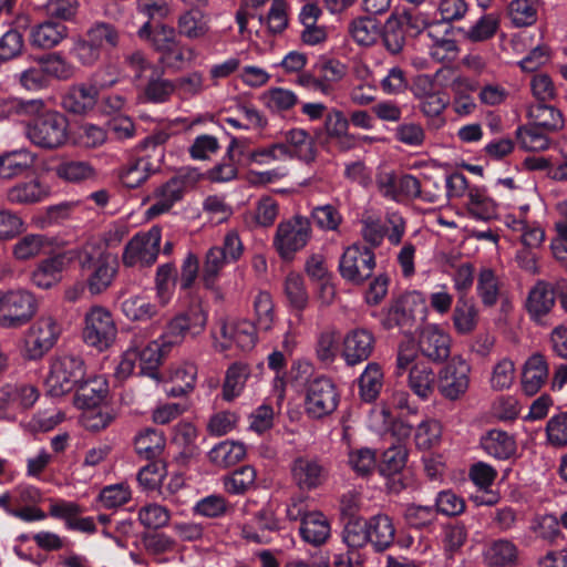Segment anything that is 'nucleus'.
Returning <instances> with one entry per match:
<instances>
[{
    "instance_id": "1",
    "label": "nucleus",
    "mask_w": 567,
    "mask_h": 567,
    "mask_svg": "<svg viewBox=\"0 0 567 567\" xmlns=\"http://www.w3.org/2000/svg\"><path fill=\"white\" fill-rule=\"evenodd\" d=\"M76 259L83 271H87L86 285L92 295L104 292L113 282L117 272V260L103 247L86 243L75 249Z\"/></svg>"
},
{
    "instance_id": "2",
    "label": "nucleus",
    "mask_w": 567,
    "mask_h": 567,
    "mask_svg": "<svg viewBox=\"0 0 567 567\" xmlns=\"http://www.w3.org/2000/svg\"><path fill=\"white\" fill-rule=\"evenodd\" d=\"M120 41L121 34L115 25L96 21L74 41L71 53L82 65L93 66L100 61L103 53L116 49Z\"/></svg>"
},
{
    "instance_id": "3",
    "label": "nucleus",
    "mask_w": 567,
    "mask_h": 567,
    "mask_svg": "<svg viewBox=\"0 0 567 567\" xmlns=\"http://www.w3.org/2000/svg\"><path fill=\"white\" fill-rule=\"evenodd\" d=\"M28 141L44 151L64 146L69 140V121L58 111L40 112L24 126Z\"/></svg>"
},
{
    "instance_id": "4",
    "label": "nucleus",
    "mask_w": 567,
    "mask_h": 567,
    "mask_svg": "<svg viewBox=\"0 0 567 567\" xmlns=\"http://www.w3.org/2000/svg\"><path fill=\"white\" fill-rule=\"evenodd\" d=\"M203 174L195 167H183L166 183L156 187L150 197L153 202L146 210L148 218L167 213L177 202L182 200L185 193L194 189Z\"/></svg>"
},
{
    "instance_id": "5",
    "label": "nucleus",
    "mask_w": 567,
    "mask_h": 567,
    "mask_svg": "<svg viewBox=\"0 0 567 567\" xmlns=\"http://www.w3.org/2000/svg\"><path fill=\"white\" fill-rule=\"evenodd\" d=\"M312 236L310 220L296 215L278 224L272 239V246L284 261H292L296 254L302 250Z\"/></svg>"
},
{
    "instance_id": "6",
    "label": "nucleus",
    "mask_w": 567,
    "mask_h": 567,
    "mask_svg": "<svg viewBox=\"0 0 567 567\" xmlns=\"http://www.w3.org/2000/svg\"><path fill=\"white\" fill-rule=\"evenodd\" d=\"M38 301L25 289L0 291V327L18 329L25 326L35 316Z\"/></svg>"
},
{
    "instance_id": "7",
    "label": "nucleus",
    "mask_w": 567,
    "mask_h": 567,
    "mask_svg": "<svg viewBox=\"0 0 567 567\" xmlns=\"http://www.w3.org/2000/svg\"><path fill=\"white\" fill-rule=\"evenodd\" d=\"M169 352L168 349L162 347V340L159 338L147 343L140 352L126 349L117 365L116 374L118 378L125 379L130 377L135 371L136 365H138L140 374L159 381L158 367L163 358Z\"/></svg>"
},
{
    "instance_id": "8",
    "label": "nucleus",
    "mask_w": 567,
    "mask_h": 567,
    "mask_svg": "<svg viewBox=\"0 0 567 567\" xmlns=\"http://www.w3.org/2000/svg\"><path fill=\"white\" fill-rule=\"evenodd\" d=\"M377 266L375 254L367 245L354 243L339 258L338 270L347 282L361 286L372 277Z\"/></svg>"
},
{
    "instance_id": "9",
    "label": "nucleus",
    "mask_w": 567,
    "mask_h": 567,
    "mask_svg": "<svg viewBox=\"0 0 567 567\" xmlns=\"http://www.w3.org/2000/svg\"><path fill=\"white\" fill-rule=\"evenodd\" d=\"M208 315L202 306H192L185 312H182L171 319L159 339L162 347L172 351L174 347L181 346L186 336L197 337L206 328Z\"/></svg>"
},
{
    "instance_id": "10",
    "label": "nucleus",
    "mask_w": 567,
    "mask_h": 567,
    "mask_svg": "<svg viewBox=\"0 0 567 567\" xmlns=\"http://www.w3.org/2000/svg\"><path fill=\"white\" fill-rule=\"evenodd\" d=\"M84 362L73 354L56 357L50 367L45 379L48 392L52 396H61L72 391L83 379Z\"/></svg>"
},
{
    "instance_id": "11",
    "label": "nucleus",
    "mask_w": 567,
    "mask_h": 567,
    "mask_svg": "<svg viewBox=\"0 0 567 567\" xmlns=\"http://www.w3.org/2000/svg\"><path fill=\"white\" fill-rule=\"evenodd\" d=\"M162 240V229L157 226L135 234L125 245L122 261L125 267H151L155 264Z\"/></svg>"
},
{
    "instance_id": "12",
    "label": "nucleus",
    "mask_w": 567,
    "mask_h": 567,
    "mask_svg": "<svg viewBox=\"0 0 567 567\" xmlns=\"http://www.w3.org/2000/svg\"><path fill=\"white\" fill-rule=\"evenodd\" d=\"M339 393L330 378L319 375L306 384L305 411L311 419H322L336 411Z\"/></svg>"
},
{
    "instance_id": "13",
    "label": "nucleus",
    "mask_w": 567,
    "mask_h": 567,
    "mask_svg": "<svg viewBox=\"0 0 567 567\" xmlns=\"http://www.w3.org/2000/svg\"><path fill=\"white\" fill-rule=\"evenodd\" d=\"M83 340L99 351L109 349L115 341L117 328L112 313L102 306L92 307L84 318Z\"/></svg>"
},
{
    "instance_id": "14",
    "label": "nucleus",
    "mask_w": 567,
    "mask_h": 567,
    "mask_svg": "<svg viewBox=\"0 0 567 567\" xmlns=\"http://www.w3.org/2000/svg\"><path fill=\"white\" fill-rule=\"evenodd\" d=\"M101 72L94 74V83H78L71 85L62 97V107L75 115H85L93 111L101 89H106L115 85L118 80L112 78L105 81H99Z\"/></svg>"
},
{
    "instance_id": "15",
    "label": "nucleus",
    "mask_w": 567,
    "mask_h": 567,
    "mask_svg": "<svg viewBox=\"0 0 567 567\" xmlns=\"http://www.w3.org/2000/svg\"><path fill=\"white\" fill-rule=\"evenodd\" d=\"M60 334V323L52 316L42 315L25 336L27 357L31 360L41 359L55 346Z\"/></svg>"
},
{
    "instance_id": "16",
    "label": "nucleus",
    "mask_w": 567,
    "mask_h": 567,
    "mask_svg": "<svg viewBox=\"0 0 567 567\" xmlns=\"http://www.w3.org/2000/svg\"><path fill=\"white\" fill-rule=\"evenodd\" d=\"M471 365L462 357H453L437 375V391L450 401L461 399L470 386Z\"/></svg>"
},
{
    "instance_id": "17",
    "label": "nucleus",
    "mask_w": 567,
    "mask_h": 567,
    "mask_svg": "<svg viewBox=\"0 0 567 567\" xmlns=\"http://www.w3.org/2000/svg\"><path fill=\"white\" fill-rule=\"evenodd\" d=\"M76 259L75 249L42 259L31 274V281L41 289H50L62 279L63 271Z\"/></svg>"
},
{
    "instance_id": "18",
    "label": "nucleus",
    "mask_w": 567,
    "mask_h": 567,
    "mask_svg": "<svg viewBox=\"0 0 567 567\" xmlns=\"http://www.w3.org/2000/svg\"><path fill=\"white\" fill-rule=\"evenodd\" d=\"M375 337L365 328L350 330L343 338L341 355L347 365L354 367L367 361L373 353Z\"/></svg>"
},
{
    "instance_id": "19",
    "label": "nucleus",
    "mask_w": 567,
    "mask_h": 567,
    "mask_svg": "<svg viewBox=\"0 0 567 567\" xmlns=\"http://www.w3.org/2000/svg\"><path fill=\"white\" fill-rule=\"evenodd\" d=\"M327 466L317 457L299 456L291 464L293 482L302 491L321 486L328 478Z\"/></svg>"
},
{
    "instance_id": "20",
    "label": "nucleus",
    "mask_w": 567,
    "mask_h": 567,
    "mask_svg": "<svg viewBox=\"0 0 567 567\" xmlns=\"http://www.w3.org/2000/svg\"><path fill=\"white\" fill-rule=\"evenodd\" d=\"M420 352L433 362L446 360L451 352V338L437 326H425L419 337Z\"/></svg>"
},
{
    "instance_id": "21",
    "label": "nucleus",
    "mask_w": 567,
    "mask_h": 567,
    "mask_svg": "<svg viewBox=\"0 0 567 567\" xmlns=\"http://www.w3.org/2000/svg\"><path fill=\"white\" fill-rule=\"evenodd\" d=\"M421 300L417 292L400 296L389 307L385 317L382 321L385 329L399 328L400 330H410L414 323V309Z\"/></svg>"
},
{
    "instance_id": "22",
    "label": "nucleus",
    "mask_w": 567,
    "mask_h": 567,
    "mask_svg": "<svg viewBox=\"0 0 567 567\" xmlns=\"http://www.w3.org/2000/svg\"><path fill=\"white\" fill-rule=\"evenodd\" d=\"M257 326L248 320L238 321L231 324L224 323L221 334L225 342L216 344L219 351L228 350L235 343L240 350L248 351L252 349L257 341Z\"/></svg>"
},
{
    "instance_id": "23",
    "label": "nucleus",
    "mask_w": 567,
    "mask_h": 567,
    "mask_svg": "<svg viewBox=\"0 0 567 567\" xmlns=\"http://www.w3.org/2000/svg\"><path fill=\"white\" fill-rule=\"evenodd\" d=\"M287 150V161L298 158L310 163L316 157L315 143L309 133L302 128H291L281 134V141Z\"/></svg>"
},
{
    "instance_id": "24",
    "label": "nucleus",
    "mask_w": 567,
    "mask_h": 567,
    "mask_svg": "<svg viewBox=\"0 0 567 567\" xmlns=\"http://www.w3.org/2000/svg\"><path fill=\"white\" fill-rule=\"evenodd\" d=\"M482 450L496 460H509L516 454L517 445L515 437L506 431L493 429L483 434L480 439Z\"/></svg>"
},
{
    "instance_id": "25",
    "label": "nucleus",
    "mask_w": 567,
    "mask_h": 567,
    "mask_svg": "<svg viewBox=\"0 0 567 567\" xmlns=\"http://www.w3.org/2000/svg\"><path fill=\"white\" fill-rule=\"evenodd\" d=\"M68 34L65 24L48 19L31 28L30 43L34 48L49 50L58 47Z\"/></svg>"
},
{
    "instance_id": "26",
    "label": "nucleus",
    "mask_w": 567,
    "mask_h": 567,
    "mask_svg": "<svg viewBox=\"0 0 567 567\" xmlns=\"http://www.w3.org/2000/svg\"><path fill=\"white\" fill-rule=\"evenodd\" d=\"M555 300V287L549 282L539 280L528 292L527 312L534 320L540 321L553 309Z\"/></svg>"
},
{
    "instance_id": "27",
    "label": "nucleus",
    "mask_w": 567,
    "mask_h": 567,
    "mask_svg": "<svg viewBox=\"0 0 567 567\" xmlns=\"http://www.w3.org/2000/svg\"><path fill=\"white\" fill-rule=\"evenodd\" d=\"M49 194L47 185L38 178H32L9 187L6 197L12 205H33L44 200Z\"/></svg>"
},
{
    "instance_id": "28",
    "label": "nucleus",
    "mask_w": 567,
    "mask_h": 567,
    "mask_svg": "<svg viewBox=\"0 0 567 567\" xmlns=\"http://www.w3.org/2000/svg\"><path fill=\"white\" fill-rule=\"evenodd\" d=\"M549 374L548 363L540 353L530 355L524 364L522 388L527 395L536 394L546 383Z\"/></svg>"
},
{
    "instance_id": "29",
    "label": "nucleus",
    "mask_w": 567,
    "mask_h": 567,
    "mask_svg": "<svg viewBox=\"0 0 567 567\" xmlns=\"http://www.w3.org/2000/svg\"><path fill=\"white\" fill-rule=\"evenodd\" d=\"M518 547L507 538L491 540L483 550V560L489 567L513 566L518 560Z\"/></svg>"
},
{
    "instance_id": "30",
    "label": "nucleus",
    "mask_w": 567,
    "mask_h": 567,
    "mask_svg": "<svg viewBox=\"0 0 567 567\" xmlns=\"http://www.w3.org/2000/svg\"><path fill=\"white\" fill-rule=\"evenodd\" d=\"M367 523V530L370 544L377 551L388 549L395 537V528L392 519L385 514H378L370 517Z\"/></svg>"
},
{
    "instance_id": "31",
    "label": "nucleus",
    "mask_w": 567,
    "mask_h": 567,
    "mask_svg": "<svg viewBox=\"0 0 567 567\" xmlns=\"http://www.w3.org/2000/svg\"><path fill=\"white\" fill-rule=\"evenodd\" d=\"M37 161V155L27 148L0 154V178L11 179L24 174Z\"/></svg>"
},
{
    "instance_id": "32",
    "label": "nucleus",
    "mask_w": 567,
    "mask_h": 567,
    "mask_svg": "<svg viewBox=\"0 0 567 567\" xmlns=\"http://www.w3.org/2000/svg\"><path fill=\"white\" fill-rule=\"evenodd\" d=\"M107 383L103 377H94L78 384L74 402L80 409L97 408L107 394Z\"/></svg>"
},
{
    "instance_id": "33",
    "label": "nucleus",
    "mask_w": 567,
    "mask_h": 567,
    "mask_svg": "<svg viewBox=\"0 0 567 567\" xmlns=\"http://www.w3.org/2000/svg\"><path fill=\"white\" fill-rule=\"evenodd\" d=\"M164 433L153 427H145L134 437V451L144 460L152 461L161 456L165 449Z\"/></svg>"
},
{
    "instance_id": "34",
    "label": "nucleus",
    "mask_w": 567,
    "mask_h": 567,
    "mask_svg": "<svg viewBox=\"0 0 567 567\" xmlns=\"http://www.w3.org/2000/svg\"><path fill=\"white\" fill-rule=\"evenodd\" d=\"M45 107L42 99H0V120L30 117L40 114Z\"/></svg>"
},
{
    "instance_id": "35",
    "label": "nucleus",
    "mask_w": 567,
    "mask_h": 567,
    "mask_svg": "<svg viewBox=\"0 0 567 567\" xmlns=\"http://www.w3.org/2000/svg\"><path fill=\"white\" fill-rule=\"evenodd\" d=\"M177 29L187 39H202L209 32V18L198 8H192L179 16Z\"/></svg>"
},
{
    "instance_id": "36",
    "label": "nucleus",
    "mask_w": 567,
    "mask_h": 567,
    "mask_svg": "<svg viewBox=\"0 0 567 567\" xmlns=\"http://www.w3.org/2000/svg\"><path fill=\"white\" fill-rule=\"evenodd\" d=\"M527 116L533 125L547 132H557L564 127L561 112L546 103H534L527 110Z\"/></svg>"
},
{
    "instance_id": "37",
    "label": "nucleus",
    "mask_w": 567,
    "mask_h": 567,
    "mask_svg": "<svg viewBox=\"0 0 567 567\" xmlns=\"http://www.w3.org/2000/svg\"><path fill=\"white\" fill-rule=\"evenodd\" d=\"M300 535L309 544L321 545L330 536V524L323 514L309 513L302 518Z\"/></svg>"
},
{
    "instance_id": "38",
    "label": "nucleus",
    "mask_w": 567,
    "mask_h": 567,
    "mask_svg": "<svg viewBox=\"0 0 567 567\" xmlns=\"http://www.w3.org/2000/svg\"><path fill=\"white\" fill-rule=\"evenodd\" d=\"M285 295L295 309L298 322L302 321V311L308 307L309 295L305 286V280L300 274L290 272L285 279Z\"/></svg>"
},
{
    "instance_id": "39",
    "label": "nucleus",
    "mask_w": 567,
    "mask_h": 567,
    "mask_svg": "<svg viewBox=\"0 0 567 567\" xmlns=\"http://www.w3.org/2000/svg\"><path fill=\"white\" fill-rule=\"evenodd\" d=\"M55 174L59 178L75 184L95 181L97 177V172L90 162L76 159L60 163L55 167Z\"/></svg>"
},
{
    "instance_id": "40",
    "label": "nucleus",
    "mask_w": 567,
    "mask_h": 567,
    "mask_svg": "<svg viewBox=\"0 0 567 567\" xmlns=\"http://www.w3.org/2000/svg\"><path fill=\"white\" fill-rule=\"evenodd\" d=\"M358 382L360 398L364 402L375 401L383 388V371L380 364L368 363Z\"/></svg>"
},
{
    "instance_id": "41",
    "label": "nucleus",
    "mask_w": 567,
    "mask_h": 567,
    "mask_svg": "<svg viewBox=\"0 0 567 567\" xmlns=\"http://www.w3.org/2000/svg\"><path fill=\"white\" fill-rule=\"evenodd\" d=\"M174 81L165 79L159 74H152L145 84L138 100L144 103L161 104L167 102L175 92Z\"/></svg>"
},
{
    "instance_id": "42",
    "label": "nucleus",
    "mask_w": 567,
    "mask_h": 567,
    "mask_svg": "<svg viewBox=\"0 0 567 567\" xmlns=\"http://www.w3.org/2000/svg\"><path fill=\"white\" fill-rule=\"evenodd\" d=\"M159 165H153L147 157L130 161L121 172V181L128 188H136L144 183L151 174L157 172Z\"/></svg>"
},
{
    "instance_id": "43",
    "label": "nucleus",
    "mask_w": 567,
    "mask_h": 567,
    "mask_svg": "<svg viewBox=\"0 0 567 567\" xmlns=\"http://www.w3.org/2000/svg\"><path fill=\"white\" fill-rule=\"evenodd\" d=\"M137 35L141 40L148 41L154 50L159 53L164 52L171 44H174V41L177 39L173 27L161 24L153 30L150 21L143 23L137 31Z\"/></svg>"
},
{
    "instance_id": "44",
    "label": "nucleus",
    "mask_w": 567,
    "mask_h": 567,
    "mask_svg": "<svg viewBox=\"0 0 567 567\" xmlns=\"http://www.w3.org/2000/svg\"><path fill=\"white\" fill-rule=\"evenodd\" d=\"M246 455L244 444L224 441L215 445L208 453L209 461L218 467H229L237 464Z\"/></svg>"
},
{
    "instance_id": "45",
    "label": "nucleus",
    "mask_w": 567,
    "mask_h": 567,
    "mask_svg": "<svg viewBox=\"0 0 567 567\" xmlns=\"http://www.w3.org/2000/svg\"><path fill=\"white\" fill-rule=\"evenodd\" d=\"M501 291V282L492 268L483 267L477 275L476 292L485 307L496 305Z\"/></svg>"
},
{
    "instance_id": "46",
    "label": "nucleus",
    "mask_w": 567,
    "mask_h": 567,
    "mask_svg": "<svg viewBox=\"0 0 567 567\" xmlns=\"http://www.w3.org/2000/svg\"><path fill=\"white\" fill-rule=\"evenodd\" d=\"M349 33L358 44L369 47L374 44L381 35V28L375 19L359 17L350 22Z\"/></svg>"
},
{
    "instance_id": "47",
    "label": "nucleus",
    "mask_w": 567,
    "mask_h": 567,
    "mask_svg": "<svg viewBox=\"0 0 567 567\" xmlns=\"http://www.w3.org/2000/svg\"><path fill=\"white\" fill-rule=\"evenodd\" d=\"M433 370L424 364H414L409 373V386L421 400H429L434 391Z\"/></svg>"
},
{
    "instance_id": "48",
    "label": "nucleus",
    "mask_w": 567,
    "mask_h": 567,
    "mask_svg": "<svg viewBox=\"0 0 567 567\" xmlns=\"http://www.w3.org/2000/svg\"><path fill=\"white\" fill-rule=\"evenodd\" d=\"M477 309L466 298L460 297L453 310V324L457 333L468 334L477 326Z\"/></svg>"
},
{
    "instance_id": "49",
    "label": "nucleus",
    "mask_w": 567,
    "mask_h": 567,
    "mask_svg": "<svg viewBox=\"0 0 567 567\" xmlns=\"http://www.w3.org/2000/svg\"><path fill=\"white\" fill-rule=\"evenodd\" d=\"M37 62L42 65L47 79L60 81L70 80L75 72V68L58 52L40 56Z\"/></svg>"
},
{
    "instance_id": "50",
    "label": "nucleus",
    "mask_w": 567,
    "mask_h": 567,
    "mask_svg": "<svg viewBox=\"0 0 567 567\" xmlns=\"http://www.w3.org/2000/svg\"><path fill=\"white\" fill-rule=\"evenodd\" d=\"M228 262L229 260L218 246H214L207 250L202 269V280L207 289L215 288L221 269Z\"/></svg>"
},
{
    "instance_id": "51",
    "label": "nucleus",
    "mask_w": 567,
    "mask_h": 567,
    "mask_svg": "<svg viewBox=\"0 0 567 567\" xmlns=\"http://www.w3.org/2000/svg\"><path fill=\"white\" fill-rule=\"evenodd\" d=\"M467 210L468 214L481 220H488L496 214V206L483 189L470 188L467 193Z\"/></svg>"
},
{
    "instance_id": "52",
    "label": "nucleus",
    "mask_w": 567,
    "mask_h": 567,
    "mask_svg": "<svg viewBox=\"0 0 567 567\" xmlns=\"http://www.w3.org/2000/svg\"><path fill=\"white\" fill-rule=\"evenodd\" d=\"M194 48L183 44L178 38L164 52L161 53L159 62L166 68L181 70L186 63H190L196 59Z\"/></svg>"
},
{
    "instance_id": "53",
    "label": "nucleus",
    "mask_w": 567,
    "mask_h": 567,
    "mask_svg": "<svg viewBox=\"0 0 567 567\" xmlns=\"http://www.w3.org/2000/svg\"><path fill=\"white\" fill-rule=\"evenodd\" d=\"M177 281V269L172 262L157 267L155 277L156 295L159 302L165 306L171 300Z\"/></svg>"
},
{
    "instance_id": "54",
    "label": "nucleus",
    "mask_w": 567,
    "mask_h": 567,
    "mask_svg": "<svg viewBox=\"0 0 567 567\" xmlns=\"http://www.w3.org/2000/svg\"><path fill=\"white\" fill-rule=\"evenodd\" d=\"M317 72L323 95H330L334 90V84L346 75V66L337 60H327L316 64Z\"/></svg>"
},
{
    "instance_id": "55",
    "label": "nucleus",
    "mask_w": 567,
    "mask_h": 567,
    "mask_svg": "<svg viewBox=\"0 0 567 567\" xmlns=\"http://www.w3.org/2000/svg\"><path fill=\"white\" fill-rule=\"evenodd\" d=\"M122 312L128 320L147 321L157 315V307L145 297L132 296L122 302Z\"/></svg>"
},
{
    "instance_id": "56",
    "label": "nucleus",
    "mask_w": 567,
    "mask_h": 567,
    "mask_svg": "<svg viewBox=\"0 0 567 567\" xmlns=\"http://www.w3.org/2000/svg\"><path fill=\"white\" fill-rule=\"evenodd\" d=\"M499 29V19L493 13L482 16L473 25L464 31V39L473 43L492 39Z\"/></svg>"
},
{
    "instance_id": "57",
    "label": "nucleus",
    "mask_w": 567,
    "mask_h": 567,
    "mask_svg": "<svg viewBox=\"0 0 567 567\" xmlns=\"http://www.w3.org/2000/svg\"><path fill=\"white\" fill-rule=\"evenodd\" d=\"M256 481V471L249 465L235 470L223 478L224 488L227 493L240 495L247 492Z\"/></svg>"
},
{
    "instance_id": "58",
    "label": "nucleus",
    "mask_w": 567,
    "mask_h": 567,
    "mask_svg": "<svg viewBox=\"0 0 567 567\" xmlns=\"http://www.w3.org/2000/svg\"><path fill=\"white\" fill-rule=\"evenodd\" d=\"M538 0H512L508 14L515 27H528L536 22Z\"/></svg>"
},
{
    "instance_id": "59",
    "label": "nucleus",
    "mask_w": 567,
    "mask_h": 567,
    "mask_svg": "<svg viewBox=\"0 0 567 567\" xmlns=\"http://www.w3.org/2000/svg\"><path fill=\"white\" fill-rule=\"evenodd\" d=\"M384 47L392 54H398L402 51L405 44V34L403 30V22L394 14H391L383 27L381 32Z\"/></svg>"
},
{
    "instance_id": "60",
    "label": "nucleus",
    "mask_w": 567,
    "mask_h": 567,
    "mask_svg": "<svg viewBox=\"0 0 567 567\" xmlns=\"http://www.w3.org/2000/svg\"><path fill=\"white\" fill-rule=\"evenodd\" d=\"M47 245L44 235L28 234L13 245L12 254L17 260L25 261L39 256Z\"/></svg>"
},
{
    "instance_id": "61",
    "label": "nucleus",
    "mask_w": 567,
    "mask_h": 567,
    "mask_svg": "<svg viewBox=\"0 0 567 567\" xmlns=\"http://www.w3.org/2000/svg\"><path fill=\"white\" fill-rule=\"evenodd\" d=\"M408 461V450L405 445L399 443L386 449L381 457L379 471L384 476H391L400 473Z\"/></svg>"
},
{
    "instance_id": "62",
    "label": "nucleus",
    "mask_w": 567,
    "mask_h": 567,
    "mask_svg": "<svg viewBox=\"0 0 567 567\" xmlns=\"http://www.w3.org/2000/svg\"><path fill=\"white\" fill-rule=\"evenodd\" d=\"M405 523L415 529L427 528L436 520L434 506L408 504L403 511Z\"/></svg>"
},
{
    "instance_id": "63",
    "label": "nucleus",
    "mask_w": 567,
    "mask_h": 567,
    "mask_svg": "<svg viewBox=\"0 0 567 567\" xmlns=\"http://www.w3.org/2000/svg\"><path fill=\"white\" fill-rule=\"evenodd\" d=\"M348 464L357 475L369 476L377 467L375 451L369 447L351 450L348 455Z\"/></svg>"
},
{
    "instance_id": "64",
    "label": "nucleus",
    "mask_w": 567,
    "mask_h": 567,
    "mask_svg": "<svg viewBox=\"0 0 567 567\" xmlns=\"http://www.w3.org/2000/svg\"><path fill=\"white\" fill-rule=\"evenodd\" d=\"M516 134L522 147L526 151L542 152L550 145V138L534 125L520 126Z\"/></svg>"
}]
</instances>
